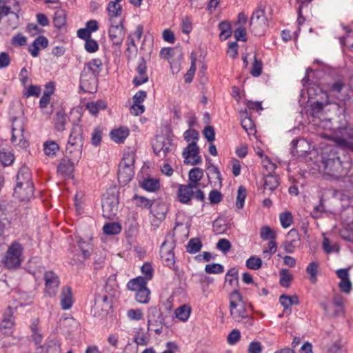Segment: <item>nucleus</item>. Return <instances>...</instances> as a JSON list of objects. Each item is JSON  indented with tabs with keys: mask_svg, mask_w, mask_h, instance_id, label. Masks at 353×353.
Here are the masks:
<instances>
[{
	"mask_svg": "<svg viewBox=\"0 0 353 353\" xmlns=\"http://www.w3.org/2000/svg\"><path fill=\"white\" fill-rule=\"evenodd\" d=\"M150 290L147 287H145L137 291L135 299L137 302L146 304L150 301Z\"/></svg>",
	"mask_w": 353,
	"mask_h": 353,
	"instance_id": "obj_39",
	"label": "nucleus"
},
{
	"mask_svg": "<svg viewBox=\"0 0 353 353\" xmlns=\"http://www.w3.org/2000/svg\"><path fill=\"white\" fill-rule=\"evenodd\" d=\"M168 206L163 202L154 201V205L150 208V213L153 215L154 219H152V223L158 225L156 221L161 222L165 219L168 212Z\"/></svg>",
	"mask_w": 353,
	"mask_h": 353,
	"instance_id": "obj_15",
	"label": "nucleus"
},
{
	"mask_svg": "<svg viewBox=\"0 0 353 353\" xmlns=\"http://www.w3.org/2000/svg\"><path fill=\"white\" fill-rule=\"evenodd\" d=\"M246 194V189L243 186H240L238 189L236 201V205L238 209H241L243 208Z\"/></svg>",
	"mask_w": 353,
	"mask_h": 353,
	"instance_id": "obj_49",
	"label": "nucleus"
},
{
	"mask_svg": "<svg viewBox=\"0 0 353 353\" xmlns=\"http://www.w3.org/2000/svg\"><path fill=\"white\" fill-rule=\"evenodd\" d=\"M83 145L76 146L74 143L68 142L65 148V157L70 158L73 161L79 162L82 155Z\"/></svg>",
	"mask_w": 353,
	"mask_h": 353,
	"instance_id": "obj_25",
	"label": "nucleus"
},
{
	"mask_svg": "<svg viewBox=\"0 0 353 353\" xmlns=\"http://www.w3.org/2000/svg\"><path fill=\"white\" fill-rule=\"evenodd\" d=\"M319 264L316 262H311L306 268V272L310 276V281L312 283H315L317 281L316 274L318 272Z\"/></svg>",
	"mask_w": 353,
	"mask_h": 353,
	"instance_id": "obj_46",
	"label": "nucleus"
},
{
	"mask_svg": "<svg viewBox=\"0 0 353 353\" xmlns=\"http://www.w3.org/2000/svg\"><path fill=\"white\" fill-rule=\"evenodd\" d=\"M350 86L345 83L343 79H339L328 84L330 93L343 101V97L350 90Z\"/></svg>",
	"mask_w": 353,
	"mask_h": 353,
	"instance_id": "obj_14",
	"label": "nucleus"
},
{
	"mask_svg": "<svg viewBox=\"0 0 353 353\" xmlns=\"http://www.w3.org/2000/svg\"><path fill=\"white\" fill-rule=\"evenodd\" d=\"M262 72V61L256 59V56H254V61L252 63V69L250 70V74L254 77H257L261 75Z\"/></svg>",
	"mask_w": 353,
	"mask_h": 353,
	"instance_id": "obj_58",
	"label": "nucleus"
},
{
	"mask_svg": "<svg viewBox=\"0 0 353 353\" xmlns=\"http://www.w3.org/2000/svg\"><path fill=\"white\" fill-rule=\"evenodd\" d=\"M262 266V261L259 257L252 256L246 261V267L249 269L257 270Z\"/></svg>",
	"mask_w": 353,
	"mask_h": 353,
	"instance_id": "obj_48",
	"label": "nucleus"
},
{
	"mask_svg": "<svg viewBox=\"0 0 353 353\" xmlns=\"http://www.w3.org/2000/svg\"><path fill=\"white\" fill-rule=\"evenodd\" d=\"M102 67L103 63L100 59H93L85 65L82 72L98 77L102 70Z\"/></svg>",
	"mask_w": 353,
	"mask_h": 353,
	"instance_id": "obj_26",
	"label": "nucleus"
},
{
	"mask_svg": "<svg viewBox=\"0 0 353 353\" xmlns=\"http://www.w3.org/2000/svg\"><path fill=\"white\" fill-rule=\"evenodd\" d=\"M191 307L188 305H183L179 306L175 310V316L180 321L185 322L186 321L191 314Z\"/></svg>",
	"mask_w": 353,
	"mask_h": 353,
	"instance_id": "obj_35",
	"label": "nucleus"
},
{
	"mask_svg": "<svg viewBox=\"0 0 353 353\" xmlns=\"http://www.w3.org/2000/svg\"><path fill=\"white\" fill-rule=\"evenodd\" d=\"M160 57L168 60L174 61L175 58L181 60L183 57V52L180 48H163L160 51Z\"/></svg>",
	"mask_w": 353,
	"mask_h": 353,
	"instance_id": "obj_24",
	"label": "nucleus"
},
{
	"mask_svg": "<svg viewBox=\"0 0 353 353\" xmlns=\"http://www.w3.org/2000/svg\"><path fill=\"white\" fill-rule=\"evenodd\" d=\"M12 313V310L9 306L3 314V320L0 324V330L3 334L9 335L12 333V329L14 325Z\"/></svg>",
	"mask_w": 353,
	"mask_h": 353,
	"instance_id": "obj_20",
	"label": "nucleus"
},
{
	"mask_svg": "<svg viewBox=\"0 0 353 353\" xmlns=\"http://www.w3.org/2000/svg\"><path fill=\"white\" fill-rule=\"evenodd\" d=\"M147 281L142 276L131 279L127 284V288L131 291H137L139 289L146 287Z\"/></svg>",
	"mask_w": 353,
	"mask_h": 353,
	"instance_id": "obj_34",
	"label": "nucleus"
},
{
	"mask_svg": "<svg viewBox=\"0 0 353 353\" xmlns=\"http://www.w3.org/2000/svg\"><path fill=\"white\" fill-rule=\"evenodd\" d=\"M199 148L197 145L196 143L192 141L189 143L188 145L184 149L183 152V156L185 159V160L192 158L193 161L192 162V165H197L201 163V157L199 155Z\"/></svg>",
	"mask_w": 353,
	"mask_h": 353,
	"instance_id": "obj_19",
	"label": "nucleus"
},
{
	"mask_svg": "<svg viewBox=\"0 0 353 353\" xmlns=\"http://www.w3.org/2000/svg\"><path fill=\"white\" fill-rule=\"evenodd\" d=\"M230 299V312L232 318L237 322H243L245 327H249L253 325V319L249 314L245 308V303L243 301V296L239 290H234L229 296Z\"/></svg>",
	"mask_w": 353,
	"mask_h": 353,
	"instance_id": "obj_3",
	"label": "nucleus"
},
{
	"mask_svg": "<svg viewBox=\"0 0 353 353\" xmlns=\"http://www.w3.org/2000/svg\"><path fill=\"white\" fill-rule=\"evenodd\" d=\"M263 174L264 189L270 190L271 192L276 190L279 185V176L274 174H265V172H263Z\"/></svg>",
	"mask_w": 353,
	"mask_h": 353,
	"instance_id": "obj_28",
	"label": "nucleus"
},
{
	"mask_svg": "<svg viewBox=\"0 0 353 353\" xmlns=\"http://www.w3.org/2000/svg\"><path fill=\"white\" fill-rule=\"evenodd\" d=\"M132 201L134 202L137 207L150 209L154 205V200L149 199L143 196L134 194L132 197Z\"/></svg>",
	"mask_w": 353,
	"mask_h": 353,
	"instance_id": "obj_36",
	"label": "nucleus"
},
{
	"mask_svg": "<svg viewBox=\"0 0 353 353\" xmlns=\"http://www.w3.org/2000/svg\"><path fill=\"white\" fill-rule=\"evenodd\" d=\"M68 142L74 143L76 146H78V148L79 145H83L84 137L83 135V128L81 125L79 124L73 125Z\"/></svg>",
	"mask_w": 353,
	"mask_h": 353,
	"instance_id": "obj_22",
	"label": "nucleus"
},
{
	"mask_svg": "<svg viewBox=\"0 0 353 353\" xmlns=\"http://www.w3.org/2000/svg\"><path fill=\"white\" fill-rule=\"evenodd\" d=\"M30 328H31V330L32 332V339L34 341L35 343L37 345L40 344L43 339V335L41 333V331L38 327V322L34 321L32 323Z\"/></svg>",
	"mask_w": 353,
	"mask_h": 353,
	"instance_id": "obj_47",
	"label": "nucleus"
},
{
	"mask_svg": "<svg viewBox=\"0 0 353 353\" xmlns=\"http://www.w3.org/2000/svg\"><path fill=\"white\" fill-rule=\"evenodd\" d=\"M43 150L47 156L53 157L59 150V146L54 141H47L44 143Z\"/></svg>",
	"mask_w": 353,
	"mask_h": 353,
	"instance_id": "obj_41",
	"label": "nucleus"
},
{
	"mask_svg": "<svg viewBox=\"0 0 353 353\" xmlns=\"http://www.w3.org/2000/svg\"><path fill=\"white\" fill-rule=\"evenodd\" d=\"M197 188L191 184L179 185L177 190V197L179 201L183 204H190L194 196V189Z\"/></svg>",
	"mask_w": 353,
	"mask_h": 353,
	"instance_id": "obj_17",
	"label": "nucleus"
},
{
	"mask_svg": "<svg viewBox=\"0 0 353 353\" xmlns=\"http://www.w3.org/2000/svg\"><path fill=\"white\" fill-rule=\"evenodd\" d=\"M11 43L14 46H25L27 43V38L22 34L18 33L12 38Z\"/></svg>",
	"mask_w": 353,
	"mask_h": 353,
	"instance_id": "obj_63",
	"label": "nucleus"
},
{
	"mask_svg": "<svg viewBox=\"0 0 353 353\" xmlns=\"http://www.w3.org/2000/svg\"><path fill=\"white\" fill-rule=\"evenodd\" d=\"M268 26V21L265 8L259 6L252 12L250 17V30L254 36L260 37L264 34Z\"/></svg>",
	"mask_w": 353,
	"mask_h": 353,
	"instance_id": "obj_4",
	"label": "nucleus"
},
{
	"mask_svg": "<svg viewBox=\"0 0 353 353\" xmlns=\"http://www.w3.org/2000/svg\"><path fill=\"white\" fill-rule=\"evenodd\" d=\"M321 163L324 174L335 179L347 176L350 168L349 161L341 159L339 149L336 147L328 148L324 150Z\"/></svg>",
	"mask_w": 353,
	"mask_h": 353,
	"instance_id": "obj_1",
	"label": "nucleus"
},
{
	"mask_svg": "<svg viewBox=\"0 0 353 353\" xmlns=\"http://www.w3.org/2000/svg\"><path fill=\"white\" fill-rule=\"evenodd\" d=\"M231 243L226 239H221L216 243V248L223 253H227L231 249Z\"/></svg>",
	"mask_w": 353,
	"mask_h": 353,
	"instance_id": "obj_64",
	"label": "nucleus"
},
{
	"mask_svg": "<svg viewBox=\"0 0 353 353\" xmlns=\"http://www.w3.org/2000/svg\"><path fill=\"white\" fill-rule=\"evenodd\" d=\"M134 159L132 154H125L119 165L118 181L121 185H125L134 176Z\"/></svg>",
	"mask_w": 353,
	"mask_h": 353,
	"instance_id": "obj_5",
	"label": "nucleus"
},
{
	"mask_svg": "<svg viewBox=\"0 0 353 353\" xmlns=\"http://www.w3.org/2000/svg\"><path fill=\"white\" fill-rule=\"evenodd\" d=\"M147 319L148 330L153 325H165L164 322L165 318L160 308L157 306H151L148 308Z\"/></svg>",
	"mask_w": 353,
	"mask_h": 353,
	"instance_id": "obj_16",
	"label": "nucleus"
},
{
	"mask_svg": "<svg viewBox=\"0 0 353 353\" xmlns=\"http://www.w3.org/2000/svg\"><path fill=\"white\" fill-rule=\"evenodd\" d=\"M324 108V103L319 101L314 102L311 105V114L314 117H319L320 113L323 111Z\"/></svg>",
	"mask_w": 353,
	"mask_h": 353,
	"instance_id": "obj_62",
	"label": "nucleus"
},
{
	"mask_svg": "<svg viewBox=\"0 0 353 353\" xmlns=\"http://www.w3.org/2000/svg\"><path fill=\"white\" fill-rule=\"evenodd\" d=\"M279 219L283 228H288L292 223V216L289 212H282L279 215Z\"/></svg>",
	"mask_w": 353,
	"mask_h": 353,
	"instance_id": "obj_55",
	"label": "nucleus"
},
{
	"mask_svg": "<svg viewBox=\"0 0 353 353\" xmlns=\"http://www.w3.org/2000/svg\"><path fill=\"white\" fill-rule=\"evenodd\" d=\"M207 170L208 171V174H210L212 177H214L215 179L219 181L220 183H221L222 178L221 172L216 166L214 165L211 163H209L207 166Z\"/></svg>",
	"mask_w": 353,
	"mask_h": 353,
	"instance_id": "obj_61",
	"label": "nucleus"
},
{
	"mask_svg": "<svg viewBox=\"0 0 353 353\" xmlns=\"http://www.w3.org/2000/svg\"><path fill=\"white\" fill-rule=\"evenodd\" d=\"M260 235L263 240L276 239L275 232L269 226H263L261 228Z\"/></svg>",
	"mask_w": 353,
	"mask_h": 353,
	"instance_id": "obj_51",
	"label": "nucleus"
},
{
	"mask_svg": "<svg viewBox=\"0 0 353 353\" xmlns=\"http://www.w3.org/2000/svg\"><path fill=\"white\" fill-rule=\"evenodd\" d=\"M196 54L194 53L191 54V66L188 73L185 75V81L186 83H190L192 81L193 75L196 71Z\"/></svg>",
	"mask_w": 353,
	"mask_h": 353,
	"instance_id": "obj_52",
	"label": "nucleus"
},
{
	"mask_svg": "<svg viewBox=\"0 0 353 353\" xmlns=\"http://www.w3.org/2000/svg\"><path fill=\"white\" fill-rule=\"evenodd\" d=\"M225 282H228L230 285H238V270L236 268H230L228 271L225 275Z\"/></svg>",
	"mask_w": 353,
	"mask_h": 353,
	"instance_id": "obj_45",
	"label": "nucleus"
},
{
	"mask_svg": "<svg viewBox=\"0 0 353 353\" xmlns=\"http://www.w3.org/2000/svg\"><path fill=\"white\" fill-rule=\"evenodd\" d=\"M219 29L221 31L219 34L221 39L226 40L231 36V25L229 22L223 21L219 23Z\"/></svg>",
	"mask_w": 353,
	"mask_h": 353,
	"instance_id": "obj_43",
	"label": "nucleus"
},
{
	"mask_svg": "<svg viewBox=\"0 0 353 353\" xmlns=\"http://www.w3.org/2000/svg\"><path fill=\"white\" fill-rule=\"evenodd\" d=\"M24 124L21 118L14 117L12 119L11 141L12 143L18 145L22 148H26L28 145L26 140L24 139Z\"/></svg>",
	"mask_w": 353,
	"mask_h": 353,
	"instance_id": "obj_9",
	"label": "nucleus"
},
{
	"mask_svg": "<svg viewBox=\"0 0 353 353\" xmlns=\"http://www.w3.org/2000/svg\"><path fill=\"white\" fill-rule=\"evenodd\" d=\"M203 176V171L199 168H194L189 172V184L197 188Z\"/></svg>",
	"mask_w": 353,
	"mask_h": 353,
	"instance_id": "obj_31",
	"label": "nucleus"
},
{
	"mask_svg": "<svg viewBox=\"0 0 353 353\" xmlns=\"http://www.w3.org/2000/svg\"><path fill=\"white\" fill-rule=\"evenodd\" d=\"M223 270V266L219 263L207 264L205 267V271L208 274H220Z\"/></svg>",
	"mask_w": 353,
	"mask_h": 353,
	"instance_id": "obj_57",
	"label": "nucleus"
},
{
	"mask_svg": "<svg viewBox=\"0 0 353 353\" xmlns=\"http://www.w3.org/2000/svg\"><path fill=\"white\" fill-rule=\"evenodd\" d=\"M107 11L109 16V21L112 23V20H116L115 18L121 14L122 8L119 3H117V2H110L107 7Z\"/></svg>",
	"mask_w": 353,
	"mask_h": 353,
	"instance_id": "obj_33",
	"label": "nucleus"
},
{
	"mask_svg": "<svg viewBox=\"0 0 353 353\" xmlns=\"http://www.w3.org/2000/svg\"><path fill=\"white\" fill-rule=\"evenodd\" d=\"M84 48L89 53H94L98 51L99 46L96 40L90 37L85 41Z\"/></svg>",
	"mask_w": 353,
	"mask_h": 353,
	"instance_id": "obj_50",
	"label": "nucleus"
},
{
	"mask_svg": "<svg viewBox=\"0 0 353 353\" xmlns=\"http://www.w3.org/2000/svg\"><path fill=\"white\" fill-rule=\"evenodd\" d=\"M342 137L336 139L339 145L353 152V128L346 127L342 130Z\"/></svg>",
	"mask_w": 353,
	"mask_h": 353,
	"instance_id": "obj_18",
	"label": "nucleus"
},
{
	"mask_svg": "<svg viewBox=\"0 0 353 353\" xmlns=\"http://www.w3.org/2000/svg\"><path fill=\"white\" fill-rule=\"evenodd\" d=\"M66 22L65 14L61 11H57L54 13L53 18L54 26L57 28H61L65 26Z\"/></svg>",
	"mask_w": 353,
	"mask_h": 353,
	"instance_id": "obj_53",
	"label": "nucleus"
},
{
	"mask_svg": "<svg viewBox=\"0 0 353 353\" xmlns=\"http://www.w3.org/2000/svg\"><path fill=\"white\" fill-rule=\"evenodd\" d=\"M234 36L236 41L245 42L247 41V32L245 27L239 26L234 31Z\"/></svg>",
	"mask_w": 353,
	"mask_h": 353,
	"instance_id": "obj_59",
	"label": "nucleus"
},
{
	"mask_svg": "<svg viewBox=\"0 0 353 353\" xmlns=\"http://www.w3.org/2000/svg\"><path fill=\"white\" fill-rule=\"evenodd\" d=\"M125 34L123 19H119L118 21L112 20L108 29V36L112 44L120 46L123 41Z\"/></svg>",
	"mask_w": 353,
	"mask_h": 353,
	"instance_id": "obj_10",
	"label": "nucleus"
},
{
	"mask_svg": "<svg viewBox=\"0 0 353 353\" xmlns=\"http://www.w3.org/2000/svg\"><path fill=\"white\" fill-rule=\"evenodd\" d=\"M101 307L102 312H108L111 307L110 299L108 296H101L97 295L94 299V305H93L92 310H96Z\"/></svg>",
	"mask_w": 353,
	"mask_h": 353,
	"instance_id": "obj_30",
	"label": "nucleus"
},
{
	"mask_svg": "<svg viewBox=\"0 0 353 353\" xmlns=\"http://www.w3.org/2000/svg\"><path fill=\"white\" fill-rule=\"evenodd\" d=\"M118 192H108L102 202L103 216L108 219H114L118 212Z\"/></svg>",
	"mask_w": 353,
	"mask_h": 353,
	"instance_id": "obj_8",
	"label": "nucleus"
},
{
	"mask_svg": "<svg viewBox=\"0 0 353 353\" xmlns=\"http://www.w3.org/2000/svg\"><path fill=\"white\" fill-rule=\"evenodd\" d=\"M174 247V234H169L166 236L160 248L161 259L163 263L169 268L174 267L175 263V256L173 252Z\"/></svg>",
	"mask_w": 353,
	"mask_h": 353,
	"instance_id": "obj_7",
	"label": "nucleus"
},
{
	"mask_svg": "<svg viewBox=\"0 0 353 353\" xmlns=\"http://www.w3.org/2000/svg\"><path fill=\"white\" fill-rule=\"evenodd\" d=\"M129 135V130L126 127H121L112 130L110 132L111 139L116 143H123Z\"/></svg>",
	"mask_w": 353,
	"mask_h": 353,
	"instance_id": "obj_29",
	"label": "nucleus"
},
{
	"mask_svg": "<svg viewBox=\"0 0 353 353\" xmlns=\"http://www.w3.org/2000/svg\"><path fill=\"white\" fill-rule=\"evenodd\" d=\"M0 161L4 166L9 165L14 161V155L10 152L0 150Z\"/></svg>",
	"mask_w": 353,
	"mask_h": 353,
	"instance_id": "obj_56",
	"label": "nucleus"
},
{
	"mask_svg": "<svg viewBox=\"0 0 353 353\" xmlns=\"http://www.w3.org/2000/svg\"><path fill=\"white\" fill-rule=\"evenodd\" d=\"M75 163L77 162L73 161L70 158L63 159L57 167L58 173L63 176H70L74 172Z\"/></svg>",
	"mask_w": 353,
	"mask_h": 353,
	"instance_id": "obj_23",
	"label": "nucleus"
},
{
	"mask_svg": "<svg viewBox=\"0 0 353 353\" xmlns=\"http://www.w3.org/2000/svg\"><path fill=\"white\" fill-rule=\"evenodd\" d=\"M43 279L45 293L50 297L55 296L60 284L59 276L52 271H47L44 274Z\"/></svg>",
	"mask_w": 353,
	"mask_h": 353,
	"instance_id": "obj_12",
	"label": "nucleus"
},
{
	"mask_svg": "<svg viewBox=\"0 0 353 353\" xmlns=\"http://www.w3.org/2000/svg\"><path fill=\"white\" fill-rule=\"evenodd\" d=\"M106 254L104 251H99L95 253L94 257L93 266L94 270H98L102 268L105 263Z\"/></svg>",
	"mask_w": 353,
	"mask_h": 353,
	"instance_id": "obj_44",
	"label": "nucleus"
},
{
	"mask_svg": "<svg viewBox=\"0 0 353 353\" xmlns=\"http://www.w3.org/2000/svg\"><path fill=\"white\" fill-rule=\"evenodd\" d=\"M202 245V243L199 239H191L186 245V251L190 254L197 253L201 250Z\"/></svg>",
	"mask_w": 353,
	"mask_h": 353,
	"instance_id": "obj_40",
	"label": "nucleus"
},
{
	"mask_svg": "<svg viewBox=\"0 0 353 353\" xmlns=\"http://www.w3.org/2000/svg\"><path fill=\"white\" fill-rule=\"evenodd\" d=\"M141 187L146 191L155 192L159 189L160 183L157 179L147 178L143 181Z\"/></svg>",
	"mask_w": 353,
	"mask_h": 353,
	"instance_id": "obj_38",
	"label": "nucleus"
},
{
	"mask_svg": "<svg viewBox=\"0 0 353 353\" xmlns=\"http://www.w3.org/2000/svg\"><path fill=\"white\" fill-rule=\"evenodd\" d=\"M72 289L69 286H63L61 293V305L63 310H68L72 305Z\"/></svg>",
	"mask_w": 353,
	"mask_h": 353,
	"instance_id": "obj_27",
	"label": "nucleus"
},
{
	"mask_svg": "<svg viewBox=\"0 0 353 353\" xmlns=\"http://www.w3.org/2000/svg\"><path fill=\"white\" fill-rule=\"evenodd\" d=\"M98 77L82 72L80 79V88L85 92L93 93L97 91Z\"/></svg>",
	"mask_w": 353,
	"mask_h": 353,
	"instance_id": "obj_13",
	"label": "nucleus"
},
{
	"mask_svg": "<svg viewBox=\"0 0 353 353\" xmlns=\"http://www.w3.org/2000/svg\"><path fill=\"white\" fill-rule=\"evenodd\" d=\"M263 167L266 171L265 174H274V171L276 168V165L275 163L271 161L268 157H265L264 159L262 160Z\"/></svg>",
	"mask_w": 353,
	"mask_h": 353,
	"instance_id": "obj_60",
	"label": "nucleus"
},
{
	"mask_svg": "<svg viewBox=\"0 0 353 353\" xmlns=\"http://www.w3.org/2000/svg\"><path fill=\"white\" fill-rule=\"evenodd\" d=\"M107 108L105 102L101 100L89 102L86 104V109L93 115H96L99 110Z\"/></svg>",
	"mask_w": 353,
	"mask_h": 353,
	"instance_id": "obj_37",
	"label": "nucleus"
},
{
	"mask_svg": "<svg viewBox=\"0 0 353 353\" xmlns=\"http://www.w3.org/2000/svg\"><path fill=\"white\" fill-rule=\"evenodd\" d=\"M154 152L159 157L164 158L168 153L174 149L172 140L163 136H159L152 145Z\"/></svg>",
	"mask_w": 353,
	"mask_h": 353,
	"instance_id": "obj_11",
	"label": "nucleus"
},
{
	"mask_svg": "<svg viewBox=\"0 0 353 353\" xmlns=\"http://www.w3.org/2000/svg\"><path fill=\"white\" fill-rule=\"evenodd\" d=\"M23 250V248L21 244L17 241H13L3 257L4 265L9 269L19 267L22 261Z\"/></svg>",
	"mask_w": 353,
	"mask_h": 353,
	"instance_id": "obj_6",
	"label": "nucleus"
},
{
	"mask_svg": "<svg viewBox=\"0 0 353 353\" xmlns=\"http://www.w3.org/2000/svg\"><path fill=\"white\" fill-rule=\"evenodd\" d=\"M146 63L143 58H141L139 62L138 65L137 67V71L138 72V76L135 77L133 79V83L135 85H140L148 81V77L146 74Z\"/></svg>",
	"mask_w": 353,
	"mask_h": 353,
	"instance_id": "obj_21",
	"label": "nucleus"
},
{
	"mask_svg": "<svg viewBox=\"0 0 353 353\" xmlns=\"http://www.w3.org/2000/svg\"><path fill=\"white\" fill-rule=\"evenodd\" d=\"M103 231L107 235L117 234L121 231V226L116 222L108 223L104 225Z\"/></svg>",
	"mask_w": 353,
	"mask_h": 353,
	"instance_id": "obj_42",
	"label": "nucleus"
},
{
	"mask_svg": "<svg viewBox=\"0 0 353 353\" xmlns=\"http://www.w3.org/2000/svg\"><path fill=\"white\" fill-rule=\"evenodd\" d=\"M67 116L64 111L59 110L56 113L54 119V128L57 131L63 132L65 130Z\"/></svg>",
	"mask_w": 353,
	"mask_h": 353,
	"instance_id": "obj_32",
	"label": "nucleus"
},
{
	"mask_svg": "<svg viewBox=\"0 0 353 353\" xmlns=\"http://www.w3.org/2000/svg\"><path fill=\"white\" fill-rule=\"evenodd\" d=\"M292 279V276L287 270H282L280 272V281L279 283L281 286L288 288L290 286V283Z\"/></svg>",
	"mask_w": 353,
	"mask_h": 353,
	"instance_id": "obj_54",
	"label": "nucleus"
},
{
	"mask_svg": "<svg viewBox=\"0 0 353 353\" xmlns=\"http://www.w3.org/2000/svg\"><path fill=\"white\" fill-rule=\"evenodd\" d=\"M16 186L14 189V196L21 201H29L34 193L32 174L30 169L23 165L18 170L16 176Z\"/></svg>",
	"mask_w": 353,
	"mask_h": 353,
	"instance_id": "obj_2",
	"label": "nucleus"
}]
</instances>
